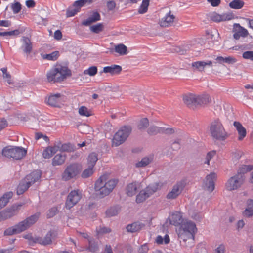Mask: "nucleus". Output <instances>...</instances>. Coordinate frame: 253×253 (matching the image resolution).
I'll return each instance as SVG.
<instances>
[{
  "label": "nucleus",
  "mask_w": 253,
  "mask_h": 253,
  "mask_svg": "<svg viewBox=\"0 0 253 253\" xmlns=\"http://www.w3.org/2000/svg\"><path fill=\"white\" fill-rule=\"evenodd\" d=\"M122 67L117 65H111V66L104 67L103 72L105 73H110L111 75L118 74L121 72Z\"/></svg>",
  "instance_id": "bb28decb"
},
{
  "label": "nucleus",
  "mask_w": 253,
  "mask_h": 253,
  "mask_svg": "<svg viewBox=\"0 0 253 253\" xmlns=\"http://www.w3.org/2000/svg\"><path fill=\"white\" fill-rule=\"evenodd\" d=\"M245 181V175L242 173H237L227 181L225 184L226 189L230 191L238 190L242 187Z\"/></svg>",
  "instance_id": "0eeeda50"
},
{
  "label": "nucleus",
  "mask_w": 253,
  "mask_h": 253,
  "mask_svg": "<svg viewBox=\"0 0 253 253\" xmlns=\"http://www.w3.org/2000/svg\"><path fill=\"white\" fill-rule=\"evenodd\" d=\"M93 168L88 166V167L85 169L81 174V176L83 178H86L90 176L93 173Z\"/></svg>",
  "instance_id": "a19ab883"
},
{
  "label": "nucleus",
  "mask_w": 253,
  "mask_h": 253,
  "mask_svg": "<svg viewBox=\"0 0 253 253\" xmlns=\"http://www.w3.org/2000/svg\"><path fill=\"white\" fill-rule=\"evenodd\" d=\"M167 221L172 225L179 226L176 231L182 246L191 248L194 245V234L197 231L194 222L188 220H184L183 213L178 211L171 212Z\"/></svg>",
  "instance_id": "f257e3e1"
},
{
  "label": "nucleus",
  "mask_w": 253,
  "mask_h": 253,
  "mask_svg": "<svg viewBox=\"0 0 253 253\" xmlns=\"http://www.w3.org/2000/svg\"><path fill=\"white\" fill-rule=\"evenodd\" d=\"M211 99L208 94L197 96L196 105H206L211 102Z\"/></svg>",
  "instance_id": "2f4dec72"
},
{
  "label": "nucleus",
  "mask_w": 253,
  "mask_h": 253,
  "mask_svg": "<svg viewBox=\"0 0 253 253\" xmlns=\"http://www.w3.org/2000/svg\"><path fill=\"white\" fill-rule=\"evenodd\" d=\"M11 8L14 14L19 13L21 10V5L18 2L12 3L11 5Z\"/></svg>",
  "instance_id": "603ef678"
},
{
  "label": "nucleus",
  "mask_w": 253,
  "mask_h": 253,
  "mask_svg": "<svg viewBox=\"0 0 253 253\" xmlns=\"http://www.w3.org/2000/svg\"><path fill=\"white\" fill-rule=\"evenodd\" d=\"M153 160V157L151 156L146 157L141 159V160L135 164L136 167H144L149 164Z\"/></svg>",
  "instance_id": "f704fd0d"
},
{
  "label": "nucleus",
  "mask_w": 253,
  "mask_h": 253,
  "mask_svg": "<svg viewBox=\"0 0 253 253\" xmlns=\"http://www.w3.org/2000/svg\"><path fill=\"white\" fill-rule=\"evenodd\" d=\"M57 212V209L56 207H52L50 209L47 213V216L48 218L53 217Z\"/></svg>",
  "instance_id": "13d9d810"
},
{
  "label": "nucleus",
  "mask_w": 253,
  "mask_h": 253,
  "mask_svg": "<svg viewBox=\"0 0 253 253\" xmlns=\"http://www.w3.org/2000/svg\"><path fill=\"white\" fill-rule=\"evenodd\" d=\"M149 125V121L147 118L142 119L138 126L139 129H143L146 128Z\"/></svg>",
  "instance_id": "3c124183"
},
{
  "label": "nucleus",
  "mask_w": 253,
  "mask_h": 253,
  "mask_svg": "<svg viewBox=\"0 0 253 253\" xmlns=\"http://www.w3.org/2000/svg\"><path fill=\"white\" fill-rule=\"evenodd\" d=\"M215 154L216 152L215 151H212L208 152L206 157L205 163L209 165L210 160L215 156Z\"/></svg>",
  "instance_id": "5fc2aeb1"
},
{
  "label": "nucleus",
  "mask_w": 253,
  "mask_h": 253,
  "mask_svg": "<svg viewBox=\"0 0 253 253\" xmlns=\"http://www.w3.org/2000/svg\"><path fill=\"white\" fill-rule=\"evenodd\" d=\"M41 172L40 170H35L27 175L19 184L17 188V194H22L28 188L35 182L40 180Z\"/></svg>",
  "instance_id": "20e7f679"
},
{
  "label": "nucleus",
  "mask_w": 253,
  "mask_h": 253,
  "mask_svg": "<svg viewBox=\"0 0 253 253\" xmlns=\"http://www.w3.org/2000/svg\"><path fill=\"white\" fill-rule=\"evenodd\" d=\"M225 247L223 244L219 245L214 250L213 253H224Z\"/></svg>",
  "instance_id": "052dcab7"
},
{
  "label": "nucleus",
  "mask_w": 253,
  "mask_h": 253,
  "mask_svg": "<svg viewBox=\"0 0 253 253\" xmlns=\"http://www.w3.org/2000/svg\"><path fill=\"white\" fill-rule=\"evenodd\" d=\"M96 232L98 234H103L110 233L111 231L110 228L105 226H99L96 228Z\"/></svg>",
  "instance_id": "09e8293b"
},
{
  "label": "nucleus",
  "mask_w": 253,
  "mask_h": 253,
  "mask_svg": "<svg viewBox=\"0 0 253 253\" xmlns=\"http://www.w3.org/2000/svg\"><path fill=\"white\" fill-rule=\"evenodd\" d=\"M92 0H78L74 2L73 6L78 9L86 3H90Z\"/></svg>",
  "instance_id": "79ce46f5"
},
{
  "label": "nucleus",
  "mask_w": 253,
  "mask_h": 253,
  "mask_svg": "<svg viewBox=\"0 0 253 253\" xmlns=\"http://www.w3.org/2000/svg\"><path fill=\"white\" fill-rule=\"evenodd\" d=\"M107 7L109 10H113L116 7V3L113 0H110L107 2Z\"/></svg>",
  "instance_id": "69168bd1"
},
{
  "label": "nucleus",
  "mask_w": 253,
  "mask_h": 253,
  "mask_svg": "<svg viewBox=\"0 0 253 253\" xmlns=\"http://www.w3.org/2000/svg\"><path fill=\"white\" fill-rule=\"evenodd\" d=\"M149 0H143L140 6L138 9L140 14H144L147 11L148 7L149 4Z\"/></svg>",
  "instance_id": "58836bf2"
},
{
  "label": "nucleus",
  "mask_w": 253,
  "mask_h": 253,
  "mask_svg": "<svg viewBox=\"0 0 253 253\" xmlns=\"http://www.w3.org/2000/svg\"><path fill=\"white\" fill-rule=\"evenodd\" d=\"M64 96L60 93H57L51 95L49 96L47 100V103L48 105L60 107L61 105L63 104Z\"/></svg>",
  "instance_id": "4468645a"
},
{
  "label": "nucleus",
  "mask_w": 253,
  "mask_h": 253,
  "mask_svg": "<svg viewBox=\"0 0 253 253\" xmlns=\"http://www.w3.org/2000/svg\"><path fill=\"white\" fill-rule=\"evenodd\" d=\"M53 236H55L54 233L50 231L43 238H36L34 240V242L42 245H47L50 244L52 243V240Z\"/></svg>",
  "instance_id": "6ab92c4d"
},
{
  "label": "nucleus",
  "mask_w": 253,
  "mask_h": 253,
  "mask_svg": "<svg viewBox=\"0 0 253 253\" xmlns=\"http://www.w3.org/2000/svg\"><path fill=\"white\" fill-rule=\"evenodd\" d=\"M149 251V247L147 243L141 245L138 249V253H146Z\"/></svg>",
  "instance_id": "bf43d9fd"
},
{
  "label": "nucleus",
  "mask_w": 253,
  "mask_h": 253,
  "mask_svg": "<svg viewBox=\"0 0 253 253\" xmlns=\"http://www.w3.org/2000/svg\"><path fill=\"white\" fill-rule=\"evenodd\" d=\"M40 213L37 212L31 216L28 217L23 221L20 222L19 223L23 230V231H25L28 228H29L32 225L34 224L39 219Z\"/></svg>",
  "instance_id": "2eb2a0df"
},
{
  "label": "nucleus",
  "mask_w": 253,
  "mask_h": 253,
  "mask_svg": "<svg viewBox=\"0 0 253 253\" xmlns=\"http://www.w3.org/2000/svg\"><path fill=\"white\" fill-rule=\"evenodd\" d=\"M115 51L120 55L127 54V47L122 43L119 44L115 46Z\"/></svg>",
  "instance_id": "4c0bfd02"
},
{
  "label": "nucleus",
  "mask_w": 253,
  "mask_h": 253,
  "mask_svg": "<svg viewBox=\"0 0 253 253\" xmlns=\"http://www.w3.org/2000/svg\"><path fill=\"white\" fill-rule=\"evenodd\" d=\"M197 96L193 94H188L183 96V101L188 106L196 105Z\"/></svg>",
  "instance_id": "473e14b6"
},
{
  "label": "nucleus",
  "mask_w": 253,
  "mask_h": 253,
  "mask_svg": "<svg viewBox=\"0 0 253 253\" xmlns=\"http://www.w3.org/2000/svg\"><path fill=\"white\" fill-rule=\"evenodd\" d=\"M253 169V165H243L239 168L238 173H242L244 175L245 173L251 171Z\"/></svg>",
  "instance_id": "ea45409f"
},
{
  "label": "nucleus",
  "mask_w": 253,
  "mask_h": 253,
  "mask_svg": "<svg viewBox=\"0 0 253 253\" xmlns=\"http://www.w3.org/2000/svg\"><path fill=\"white\" fill-rule=\"evenodd\" d=\"M17 208L13 207L11 209L0 212V221L10 218L17 213Z\"/></svg>",
  "instance_id": "aec40b11"
},
{
  "label": "nucleus",
  "mask_w": 253,
  "mask_h": 253,
  "mask_svg": "<svg viewBox=\"0 0 253 253\" xmlns=\"http://www.w3.org/2000/svg\"><path fill=\"white\" fill-rule=\"evenodd\" d=\"M233 16L229 13H224L223 14H219L217 13H214L211 16V19L214 22H219L224 21H228L231 20Z\"/></svg>",
  "instance_id": "5701e85b"
},
{
  "label": "nucleus",
  "mask_w": 253,
  "mask_h": 253,
  "mask_svg": "<svg viewBox=\"0 0 253 253\" xmlns=\"http://www.w3.org/2000/svg\"><path fill=\"white\" fill-rule=\"evenodd\" d=\"M236 62V60L235 58L231 57H224V63L228 64H233Z\"/></svg>",
  "instance_id": "0e129e2a"
},
{
  "label": "nucleus",
  "mask_w": 253,
  "mask_h": 253,
  "mask_svg": "<svg viewBox=\"0 0 253 253\" xmlns=\"http://www.w3.org/2000/svg\"><path fill=\"white\" fill-rule=\"evenodd\" d=\"M144 226V224L140 221H136L127 225L126 227V230L128 232L134 233L139 231Z\"/></svg>",
  "instance_id": "393cba45"
},
{
  "label": "nucleus",
  "mask_w": 253,
  "mask_h": 253,
  "mask_svg": "<svg viewBox=\"0 0 253 253\" xmlns=\"http://www.w3.org/2000/svg\"><path fill=\"white\" fill-rule=\"evenodd\" d=\"M141 182L134 181L128 183L126 187V193L129 197L135 195L138 190L141 188Z\"/></svg>",
  "instance_id": "dca6fc26"
},
{
  "label": "nucleus",
  "mask_w": 253,
  "mask_h": 253,
  "mask_svg": "<svg viewBox=\"0 0 253 253\" xmlns=\"http://www.w3.org/2000/svg\"><path fill=\"white\" fill-rule=\"evenodd\" d=\"M23 232L20 224L18 223L17 224L14 226L9 227L4 231V235H12L13 234L19 233Z\"/></svg>",
  "instance_id": "c756f323"
},
{
  "label": "nucleus",
  "mask_w": 253,
  "mask_h": 253,
  "mask_svg": "<svg viewBox=\"0 0 253 253\" xmlns=\"http://www.w3.org/2000/svg\"><path fill=\"white\" fill-rule=\"evenodd\" d=\"M210 132L211 137L216 140L224 141L229 136L228 132L219 120H216L211 123Z\"/></svg>",
  "instance_id": "39448f33"
},
{
  "label": "nucleus",
  "mask_w": 253,
  "mask_h": 253,
  "mask_svg": "<svg viewBox=\"0 0 253 253\" xmlns=\"http://www.w3.org/2000/svg\"><path fill=\"white\" fill-rule=\"evenodd\" d=\"M191 65L195 70L202 72L204 71L205 67L206 66L212 67V62L211 60H208L207 61H198L192 62Z\"/></svg>",
  "instance_id": "4be33fe9"
},
{
  "label": "nucleus",
  "mask_w": 253,
  "mask_h": 253,
  "mask_svg": "<svg viewBox=\"0 0 253 253\" xmlns=\"http://www.w3.org/2000/svg\"><path fill=\"white\" fill-rule=\"evenodd\" d=\"M70 75V70L67 67L57 65L47 72L46 77L50 83H60Z\"/></svg>",
  "instance_id": "7ed1b4c3"
},
{
  "label": "nucleus",
  "mask_w": 253,
  "mask_h": 253,
  "mask_svg": "<svg viewBox=\"0 0 253 253\" xmlns=\"http://www.w3.org/2000/svg\"><path fill=\"white\" fill-rule=\"evenodd\" d=\"M88 246L86 250L88 252L94 253L98 250V243L93 238H88Z\"/></svg>",
  "instance_id": "7c9ffc66"
},
{
  "label": "nucleus",
  "mask_w": 253,
  "mask_h": 253,
  "mask_svg": "<svg viewBox=\"0 0 253 253\" xmlns=\"http://www.w3.org/2000/svg\"><path fill=\"white\" fill-rule=\"evenodd\" d=\"M131 131V127L129 126L122 127L114 135L113 139V144L118 146L122 144L126 139Z\"/></svg>",
  "instance_id": "9d476101"
},
{
  "label": "nucleus",
  "mask_w": 253,
  "mask_h": 253,
  "mask_svg": "<svg viewBox=\"0 0 253 253\" xmlns=\"http://www.w3.org/2000/svg\"><path fill=\"white\" fill-rule=\"evenodd\" d=\"M175 16L171 14L170 11L167 13L165 16L159 21V24L161 27H168L173 25L175 19Z\"/></svg>",
  "instance_id": "f3484780"
},
{
  "label": "nucleus",
  "mask_w": 253,
  "mask_h": 253,
  "mask_svg": "<svg viewBox=\"0 0 253 253\" xmlns=\"http://www.w3.org/2000/svg\"><path fill=\"white\" fill-rule=\"evenodd\" d=\"M244 5V2L241 0H233L229 3V6L230 8L234 9L242 8Z\"/></svg>",
  "instance_id": "e433bc0d"
},
{
  "label": "nucleus",
  "mask_w": 253,
  "mask_h": 253,
  "mask_svg": "<svg viewBox=\"0 0 253 253\" xmlns=\"http://www.w3.org/2000/svg\"><path fill=\"white\" fill-rule=\"evenodd\" d=\"M90 30L92 32L98 34L103 30V25L101 23H98L90 26Z\"/></svg>",
  "instance_id": "49530a36"
},
{
  "label": "nucleus",
  "mask_w": 253,
  "mask_h": 253,
  "mask_svg": "<svg viewBox=\"0 0 253 253\" xmlns=\"http://www.w3.org/2000/svg\"><path fill=\"white\" fill-rule=\"evenodd\" d=\"M82 197V191L79 189L71 190L68 194L65 202V207L70 209L75 206L81 199Z\"/></svg>",
  "instance_id": "9b49d317"
},
{
  "label": "nucleus",
  "mask_w": 253,
  "mask_h": 253,
  "mask_svg": "<svg viewBox=\"0 0 253 253\" xmlns=\"http://www.w3.org/2000/svg\"><path fill=\"white\" fill-rule=\"evenodd\" d=\"M118 182L117 179H109L107 175L104 174L95 182L94 189L97 194L100 198H103L113 191Z\"/></svg>",
  "instance_id": "f03ea898"
},
{
  "label": "nucleus",
  "mask_w": 253,
  "mask_h": 253,
  "mask_svg": "<svg viewBox=\"0 0 253 253\" xmlns=\"http://www.w3.org/2000/svg\"><path fill=\"white\" fill-rule=\"evenodd\" d=\"M243 215L245 217H250L253 215V209L250 208H246L243 211Z\"/></svg>",
  "instance_id": "4d7b16f0"
},
{
  "label": "nucleus",
  "mask_w": 253,
  "mask_h": 253,
  "mask_svg": "<svg viewBox=\"0 0 253 253\" xmlns=\"http://www.w3.org/2000/svg\"><path fill=\"white\" fill-rule=\"evenodd\" d=\"M174 130L172 128H165L164 127H158L156 126H151L148 130V133L150 135H155L158 133L172 134Z\"/></svg>",
  "instance_id": "a211bd4d"
},
{
  "label": "nucleus",
  "mask_w": 253,
  "mask_h": 253,
  "mask_svg": "<svg viewBox=\"0 0 253 253\" xmlns=\"http://www.w3.org/2000/svg\"><path fill=\"white\" fill-rule=\"evenodd\" d=\"M97 72V68L96 66H91L88 68L87 69L85 70L84 71V73L85 75H88L90 76H93L96 74Z\"/></svg>",
  "instance_id": "37998d69"
},
{
  "label": "nucleus",
  "mask_w": 253,
  "mask_h": 253,
  "mask_svg": "<svg viewBox=\"0 0 253 253\" xmlns=\"http://www.w3.org/2000/svg\"><path fill=\"white\" fill-rule=\"evenodd\" d=\"M118 211L119 210L117 207H111L106 211V214L107 216L111 217L117 215Z\"/></svg>",
  "instance_id": "de8ad7c7"
},
{
  "label": "nucleus",
  "mask_w": 253,
  "mask_h": 253,
  "mask_svg": "<svg viewBox=\"0 0 253 253\" xmlns=\"http://www.w3.org/2000/svg\"><path fill=\"white\" fill-rule=\"evenodd\" d=\"M59 56V52L57 51H54L50 54L45 55V58L52 61L56 60Z\"/></svg>",
  "instance_id": "8fccbe9b"
},
{
  "label": "nucleus",
  "mask_w": 253,
  "mask_h": 253,
  "mask_svg": "<svg viewBox=\"0 0 253 253\" xmlns=\"http://www.w3.org/2000/svg\"><path fill=\"white\" fill-rule=\"evenodd\" d=\"M22 42V49L24 52L29 54L32 50V44L30 39L27 37L23 36L21 39Z\"/></svg>",
  "instance_id": "b1692460"
},
{
  "label": "nucleus",
  "mask_w": 253,
  "mask_h": 253,
  "mask_svg": "<svg viewBox=\"0 0 253 253\" xmlns=\"http://www.w3.org/2000/svg\"><path fill=\"white\" fill-rule=\"evenodd\" d=\"M65 155L59 154L56 155L52 159L53 166H56L63 164L65 161Z\"/></svg>",
  "instance_id": "72a5a7b5"
},
{
  "label": "nucleus",
  "mask_w": 253,
  "mask_h": 253,
  "mask_svg": "<svg viewBox=\"0 0 253 253\" xmlns=\"http://www.w3.org/2000/svg\"><path fill=\"white\" fill-rule=\"evenodd\" d=\"M81 170V166L77 164L73 163L68 165L65 169L62 175V179L65 181H68L75 178Z\"/></svg>",
  "instance_id": "1a4fd4ad"
},
{
  "label": "nucleus",
  "mask_w": 253,
  "mask_h": 253,
  "mask_svg": "<svg viewBox=\"0 0 253 253\" xmlns=\"http://www.w3.org/2000/svg\"><path fill=\"white\" fill-rule=\"evenodd\" d=\"M159 184L155 183L149 185L145 189L141 190L136 196V202L141 203L153 195L158 189Z\"/></svg>",
  "instance_id": "6e6552de"
},
{
  "label": "nucleus",
  "mask_w": 253,
  "mask_h": 253,
  "mask_svg": "<svg viewBox=\"0 0 253 253\" xmlns=\"http://www.w3.org/2000/svg\"><path fill=\"white\" fill-rule=\"evenodd\" d=\"M216 178V174L214 172L208 175L204 181V188L210 192L213 191L215 188L214 182Z\"/></svg>",
  "instance_id": "ddd939ff"
},
{
  "label": "nucleus",
  "mask_w": 253,
  "mask_h": 253,
  "mask_svg": "<svg viewBox=\"0 0 253 253\" xmlns=\"http://www.w3.org/2000/svg\"><path fill=\"white\" fill-rule=\"evenodd\" d=\"M56 146L57 148H59L58 150L62 152L71 151L72 149L70 144L66 143L63 144H59L58 145H56Z\"/></svg>",
  "instance_id": "c03bdc74"
},
{
  "label": "nucleus",
  "mask_w": 253,
  "mask_h": 253,
  "mask_svg": "<svg viewBox=\"0 0 253 253\" xmlns=\"http://www.w3.org/2000/svg\"><path fill=\"white\" fill-rule=\"evenodd\" d=\"M7 122L6 119L4 118L1 119L0 120V131L6 127L7 126Z\"/></svg>",
  "instance_id": "338daca9"
},
{
  "label": "nucleus",
  "mask_w": 253,
  "mask_h": 253,
  "mask_svg": "<svg viewBox=\"0 0 253 253\" xmlns=\"http://www.w3.org/2000/svg\"><path fill=\"white\" fill-rule=\"evenodd\" d=\"M185 187V183L184 181H180L175 184L171 190L167 194V198L168 199L172 200L176 199L180 195Z\"/></svg>",
  "instance_id": "f8f14e48"
},
{
  "label": "nucleus",
  "mask_w": 253,
  "mask_h": 253,
  "mask_svg": "<svg viewBox=\"0 0 253 253\" xmlns=\"http://www.w3.org/2000/svg\"><path fill=\"white\" fill-rule=\"evenodd\" d=\"M62 34L60 30H56L54 34V38L57 40H60L62 39Z\"/></svg>",
  "instance_id": "774afa93"
},
{
  "label": "nucleus",
  "mask_w": 253,
  "mask_h": 253,
  "mask_svg": "<svg viewBox=\"0 0 253 253\" xmlns=\"http://www.w3.org/2000/svg\"><path fill=\"white\" fill-rule=\"evenodd\" d=\"M13 196V192L11 191L5 193L0 198V210L5 207L9 202V200Z\"/></svg>",
  "instance_id": "c85d7f7f"
},
{
  "label": "nucleus",
  "mask_w": 253,
  "mask_h": 253,
  "mask_svg": "<svg viewBox=\"0 0 253 253\" xmlns=\"http://www.w3.org/2000/svg\"><path fill=\"white\" fill-rule=\"evenodd\" d=\"M203 217V215L202 213L196 212L194 213L192 215V218L196 221H200Z\"/></svg>",
  "instance_id": "680f3d73"
},
{
  "label": "nucleus",
  "mask_w": 253,
  "mask_h": 253,
  "mask_svg": "<svg viewBox=\"0 0 253 253\" xmlns=\"http://www.w3.org/2000/svg\"><path fill=\"white\" fill-rule=\"evenodd\" d=\"M27 154V150L22 147L7 146L2 150V154L5 157L14 160H20Z\"/></svg>",
  "instance_id": "423d86ee"
},
{
  "label": "nucleus",
  "mask_w": 253,
  "mask_h": 253,
  "mask_svg": "<svg viewBox=\"0 0 253 253\" xmlns=\"http://www.w3.org/2000/svg\"><path fill=\"white\" fill-rule=\"evenodd\" d=\"M79 113L81 116L86 117H89L91 115V112L87 109V108L84 106H81L79 109Z\"/></svg>",
  "instance_id": "a18cd8bd"
},
{
  "label": "nucleus",
  "mask_w": 253,
  "mask_h": 253,
  "mask_svg": "<svg viewBox=\"0 0 253 253\" xmlns=\"http://www.w3.org/2000/svg\"><path fill=\"white\" fill-rule=\"evenodd\" d=\"M58 149L59 148H57L56 145L48 146L43 151L42 156L45 159H49L58 151Z\"/></svg>",
  "instance_id": "cd10ccee"
},
{
  "label": "nucleus",
  "mask_w": 253,
  "mask_h": 253,
  "mask_svg": "<svg viewBox=\"0 0 253 253\" xmlns=\"http://www.w3.org/2000/svg\"><path fill=\"white\" fill-rule=\"evenodd\" d=\"M100 20V15L97 11H94L86 20L83 21L82 24L85 26H88L92 23Z\"/></svg>",
  "instance_id": "a878e982"
},
{
  "label": "nucleus",
  "mask_w": 253,
  "mask_h": 253,
  "mask_svg": "<svg viewBox=\"0 0 253 253\" xmlns=\"http://www.w3.org/2000/svg\"><path fill=\"white\" fill-rule=\"evenodd\" d=\"M98 160V156L94 152L90 153L87 158V164L89 166L94 167L97 161Z\"/></svg>",
  "instance_id": "c9c22d12"
},
{
  "label": "nucleus",
  "mask_w": 253,
  "mask_h": 253,
  "mask_svg": "<svg viewBox=\"0 0 253 253\" xmlns=\"http://www.w3.org/2000/svg\"><path fill=\"white\" fill-rule=\"evenodd\" d=\"M79 10L77 8L73 9H68L66 11V16L67 17H71L75 16L78 12Z\"/></svg>",
  "instance_id": "6e6d98bb"
},
{
  "label": "nucleus",
  "mask_w": 253,
  "mask_h": 253,
  "mask_svg": "<svg viewBox=\"0 0 253 253\" xmlns=\"http://www.w3.org/2000/svg\"><path fill=\"white\" fill-rule=\"evenodd\" d=\"M233 125L238 132V140L240 141H242L247 135L246 129L239 122L235 121Z\"/></svg>",
  "instance_id": "412c9836"
},
{
  "label": "nucleus",
  "mask_w": 253,
  "mask_h": 253,
  "mask_svg": "<svg viewBox=\"0 0 253 253\" xmlns=\"http://www.w3.org/2000/svg\"><path fill=\"white\" fill-rule=\"evenodd\" d=\"M242 57L245 59L253 61V51H247L242 54Z\"/></svg>",
  "instance_id": "864d4df0"
},
{
  "label": "nucleus",
  "mask_w": 253,
  "mask_h": 253,
  "mask_svg": "<svg viewBox=\"0 0 253 253\" xmlns=\"http://www.w3.org/2000/svg\"><path fill=\"white\" fill-rule=\"evenodd\" d=\"M22 32H23L22 30L20 31L18 29H15L13 31H8V36H17Z\"/></svg>",
  "instance_id": "e2e57ef3"
}]
</instances>
